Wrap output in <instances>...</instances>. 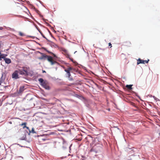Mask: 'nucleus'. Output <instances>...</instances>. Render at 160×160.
<instances>
[{"label":"nucleus","instance_id":"obj_29","mask_svg":"<svg viewBox=\"0 0 160 160\" xmlns=\"http://www.w3.org/2000/svg\"><path fill=\"white\" fill-rule=\"evenodd\" d=\"M76 52H77V51H75V52H74V53H75Z\"/></svg>","mask_w":160,"mask_h":160},{"label":"nucleus","instance_id":"obj_16","mask_svg":"<svg viewBox=\"0 0 160 160\" xmlns=\"http://www.w3.org/2000/svg\"><path fill=\"white\" fill-rule=\"evenodd\" d=\"M30 132H32V133H35V131L34 130V129L33 128H32V129L31 131H30Z\"/></svg>","mask_w":160,"mask_h":160},{"label":"nucleus","instance_id":"obj_14","mask_svg":"<svg viewBox=\"0 0 160 160\" xmlns=\"http://www.w3.org/2000/svg\"><path fill=\"white\" fill-rule=\"evenodd\" d=\"M45 88L46 86V84L45 82H43V83H42L41 84Z\"/></svg>","mask_w":160,"mask_h":160},{"label":"nucleus","instance_id":"obj_24","mask_svg":"<svg viewBox=\"0 0 160 160\" xmlns=\"http://www.w3.org/2000/svg\"><path fill=\"white\" fill-rule=\"evenodd\" d=\"M3 29V28L2 27H0V30H2Z\"/></svg>","mask_w":160,"mask_h":160},{"label":"nucleus","instance_id":"obj_7","mask_svg":"<svg viewBox=\"0 0 160 160\" xmlns=\"http://www.w3.org/2000/svg\"><path fill=\"white\" fill-rule=\"evenodd\" d=\"M4 60L5 63L8 64H10L11 62V60L9 58H6Z\"/></svg>","mask_w":160,"mask_h":160},{"label":"nucleus","instance_id":"obj_26","mask_svg":"<svg viewBox=\"0 0 160 160\" xmlns=\"http://www.w3.org/2000/svg\"><path fill=\"white\" fill-rule=\"evenodd\" d=\"M42 72H46V71H44V70H43L42 71Z\"/></svg>","mask_w":160,"mask_h":160},{"label":"nucleus","instance_id":"obj_4","mask_svg":"<svg viewBox=\"0 0 160 160\" xmlns=\"http://www.w3.org/2000/svg\"><path fill=\"white\" fill-rule=\"evenodd\" d=\"M73 69L71 67H69L67 69H65V72H66L67 73L68 78H69L71 76V74L70 73V71Z\"/></svg>","mask_w":160,"mask_h":160},{"label":"nucleus","instance_id":"obj_21","mask_svg":"<svg viewBox=\"0 0 160 160\" xmlns=\"http://www.w3.org/2000/svg\"><path fill=\"white\" fill-rule=\"evenodd\" d=\"M108 45L109 46H110V48L112 47V44L110 42L108 43Z\"/></svg>","mask_w":160,"mask_h":160},{"label":"nucleus","instance_id":"obj_12","mask_svg":"<svg viewBox=\"0 0 160 160\" xmlns=\"http://www.w3.org/2000/svg\"><path fill=\"white\" fill-rule=\"evenodd\" d=\"M38 81L39 82L41 83V84L42 83H43V82H44L43 81V80L42 78H40L39 79H38Z\"/></svg>","mask_w":160,"mask_h":160},{"label":"nucleus","instance_id":"obj_1","mask_svg":"<svg viewBox=\"0 0 160 160\" xmlns=\"http://www.w3.org/2000/svg\"><path fill=\"white\" fill-rule=\"evenodd\" d=\"M29 70V68L28 67H22V69H19L18 72L21 75H28Z\"/></svg>","mask_w":160,"mask_h":160},{"label":"nucleus","instance_id":"obj_20","mask_svg":"<svg viewBox=\"0 0 160 160\" xmlns=\"http://www.w3.org/2000/svg\"><path fill=\"white\" fill-rule=\"evenodd\" d=\"M51 54L54 57L57 58L56 55L54 53H52Z\"/></svg>","mask_w":160,"mask_h":160},{"label":"nucleus","instance_id":"obj_5","mask_svg":"<svg viewBox=\"0 0 160 160\" xmlns=\"http://www.w3.org/2000/svg\"><path fill=\"white\" fill-rule=\"evenodd\" d=\"M18 72L16 71L12 74V78H14L16 79L18 78Z\"/></svg>","mask_w":160,"mask_h":160},{"label":"nucleus","instance_id":"obj_3","mask_svg":"<svg viewBox=\"0 0 160 160\" xmlns=\"http://www.w3.org/2000/svg\"><path fill=\"white\" fill-rule=\"evenodd\" d=\"M149 61V59H148V60H144L142 59H141L140 58H139L137 60V64L138 65L140 63H142V64H145V63H148Z\"/></svg>","mask_w":160,"mask_h":160},{"label":"nucleus","instance_id":"obj_31","mask_svg":"<svg viewBox=\"0 0 160 160\" xmlns=\"http://www.w3.org/2000/svg\"><path fill=\"white\" fill-rule=\"evenodd\" d=\"M153 97L154 98H155V96H153Z\"/></svg>","mask_w":160,"mask_h":160},{"label":"nucleus","instance_id":"obj_10","mask_svg":"<svg viewBox=\"0 0 160 160\" xmlns=\"http://www.w3.org/2000/svg\"><path fill=\"white\" fill-rule=\"evenodd\" d=\"M26 124H27V123L26 122H24V123H22L21 124H20V125H21L22 126L23 125L24 126L23 127V128H26L28 129L29 130V128L26 126Z\"/></svg>","mask_w":160,"mask_h":160},{"label":"nucleus","instance_id":"obj_15","mask_svg":"<svg viewBox=\"0 0 160 160\" xmlns=\"http://www.w3.org/2000/svg\"><path fill=\"white\" fill-rule=\"evenodd\" d=\"M19 35L20 36H23V35H24V34H23V33H22V32H19Z\"/></svg>","mask_w":160,"mask_h":160},{"label":"nucleus","instance_id":"obj_17","mask_svg":"<svg viewBox=\"0 0 160 160\" xmlns=\"http://www.w3.org/2000/svg\"><path fill=\"white\" fill-rule=\"evenodd\" d=\"M40 33L41 34L42 36V37L43 38H45V39H47V38H46V37L43 34V33L41 32H40Z\"/></svg>","mask_w":160,"mask_h":160},{"label":"nucleus","instance_id":"obj_22","mask_svg":"<svg viewBox=\"0 0 160 160\" xmlns=\"http://www.w3.org/2000/svg\"><path fill=\"white\" fill-rule=\"evenodd\" d=\"M67 57L69 59V58H70V55H67Z\"/></svg>","mask_w":160,"mask_h":160},{"label":"nucleus","instance_id":"obj_28","mask_svg":"<svg viewBox=\"0 0 160 160\" xmlns=\"http://www.w3.org/2000/svg\"><path fill=\"white\" fill-rule=\"evenodd\" d=\"M1 105V103L0 102V106Z\"/></svg>","mask_w":160,"mask_h":160},{"label":"nucleus","instance_id":"obj_13","mask_svg":"<svg viewBox=\"0 0 160 160\" xmlns=\"http://www.w3.org/2000/svg\"><path fill=\"white\" fill-rule=\"evenodd\" d=\"M131 44V43L130 42H126V45L129 46Z\"/></svg>","mask_w":160,"mask_h":160},{"label":"nucleus","instance_id":"obj_19","mask_svg":"<svg viewBox=\"0 0 160 160\" xmlns=\"http://www.w3.org/2000/svg\"><path fill=\"white\" fill-rule=\"evenodd\" d=\"M69 78V80L70 81H72V80H73V79L72 78H71L70 77L69 78Z\"/></svg>","mask_w":160,"mask_h":160},{"label":"nucleus","instance_id":"obj_30","mask_svg":"<svg viewBox=\"0 0 160 160\" xmlns=\"http://www.w3.org/2000/svg\"><path fill=\"white\" fill-rule=\"evenodd\" d=\"M7 87L6 86H4V87L5 88V87Z\"/></svg>","mask_w":160,"mask_h":160},{"label":"nucleus","instance_id":"obj_27","mask_svg":"<svg viewBox=\"0 0 160 160\" xmlns=\"http://www.w3.org/2000/svg\"><path fill=\"white\" fill-rule=\"evenodd\" d=\"M71 86V84H69L68 85V86Z\"/></svg>","mask_w":160,"mask_h":160},{"label":"nucleus","instance_id":"obj_18","mask_svg":"<svg viewBox=\"0 0 160 160\" xmlns=\"http://www.w3.org/2000/svg\"><path fill=\"white\" fill-rule=\"evenodd\" d=\"M44 50L46 51L47 52H48V53H50V54H52V52H51L49 51H48V50H47L46 49H45Z\"/></svg>","mask_w":160,"mask_h":160},{"label":"nucleus","instance_id":"obj_8","mask_svg":"<svg viewBox=\"0 0 160 160\" xmlns=\"http://www.w3.org/2000/svg\"><path fill=\"white\" fill-rule=\"evenodd\" d=\"M7 56V54H0V60H1L2 58L4 60L5 59V58H6V57Z\"/></svg>","mask_w":160,"mask_h":160},{"label":"nucleus","instance_id":"obj_11","mask_svg":"<svg viewBox=\"0 0 160 160\" xmlns=\"http://www.w3.org/2000/svg\"><path fill=\"white\" fill-rule=\"evenodd\" d=\"M132 85H127L126 86V87L129 90H131L132 89Z\"/></svg>","mask_w":160,"mask_h":160},{"label":"nucleus","instance_id":"obj_6","mask_svg":"<svg viewBox=\"0 0 160 160\" xmlns=\"http://www.w3.org/2000/svg\"><path fill=\"white\" fill-rule=\"evenodd\" d=\"M25 90V87L24 86L20 87L19 88V90L18 92L19 94H22Z\"/></svg>","mask_w":160,"mask_h":160},{"label":"nucleus","instance_id":"obj_9","mask_svg":"<svg viewBox=\"0 0 160 160\" xmlns=\"http://www.w3.org/2000/svg\"><path fill=\"white\" fill-rule=\"evenodd\" d=\"M42 54V56L39 59H46L47 57H48V55H45L43 53H41Z\"/></svg>","mask_w":160,"mask_h":160},{"label":"nucleus","instance_id":"obj_23","mask_svg":"<svg viewBox=\"0 0 160 160\" xmlns=\"http://www.w3.org/2000/svg\"><path fill=\"white\" fill-rule=\"evenodd\" d=\"M69 59L72 61L73 62V59L72 58H69Z\"/></svg>","mask_w":160,"mask_h":160},{"label":"nucleus","instance_id":"obj_2","mask_svg":"<svg viewBox=\"0 0 160 160\" xmlns=\"http://www.w3.org/2000/svg\"><path fill=\"white\" fill-rule=\"evenodd\" d=\"M46 59H47L51 63V64L52 65L57 63L56 61H54L52 59V57L50 56H48Z\"/></svg>","mask_w":160,"mask_h":160},{"label":"nucleus","instance_id":"obj_32","mask_svg":"<svg viewBox=\"0 0 160 160\" xmlns=\"http://www.w3.org/2000/svg\"><path fill=\"white\" fill-rule=\"evenodd\" d=\"M42 140H45V139H42Z\"/></svg>","mask_w":160,"mask_h":160},{"label":"nucleus","instance_id":"obj_25","mask_svg":"<svg viewBox=\"0 0 160 160\" xmlns=\"http://www.w3.org/2000/svg\"><path fill=\"white\" fill-rule=\"evenodd\" d=\"M2 82L1 80H0V85H2Z\"/></svg>","mask_w":160,"mask_h":160}]
</instances>
